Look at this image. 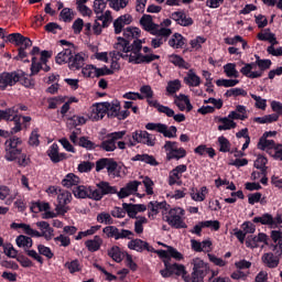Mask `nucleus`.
<instances>
[{"instance_id":"1","label":"nucleus","mask_w":282,"mask_h":282,"mask_svg":"<svg viewBox=\"0 0 282 282\" xmlns=\"http://www.w3.org/2000/svg\"><path fill=\"white\" fill-rule=\"evenodd\" d=\"M117 43L113 45V51L109 53L111 62V69H120V64L118 61L123 58L128 63H134V65H140L142 63H153L158 61L160 55H142V40H134L132 44L129 43L124 37H118Z\"/></svg>"},{"instance_id":"2","label":"nucleus","mask_w":282,"mask_h":282,"mask_svg":"<svg viewBox=\"0 0 282 282\" xmlns=\"http://www.w3.org/2000/svg\"><path fill=\"white\" fill-rule=\"evenodd\" d=\"M140 24L142 25L145 32H150L153 36H171L173 31L166 28H160V24L153 22V17L149 14H143L140 19Z\"/></svg>"},{"instance_id":"3","label":"nucleus","mask_w":282,"mask_h":282,"mask_svg":"<svg viewBox=\"0 0 282 282\" xmlns=\"http://www.w3.org/2000/svg\"><path fill=\"white\" fill-rule=\"evenodd\" d=\"M164 265L165 269L160 271V274L163 276V279H169V276H173V274H176V276H182L186 282L191 281V278L186 275V268L184 267V264H171L169 260H165Z\"/></svg>"},{"instance_id":"4","label":"nucleus","mask_w":282,"mask_h":282,"mask_svg":"<svg viewBox=\"0 0 282 282\" xmlns=\"http://www.w3.org/2000/svg\"><path fill=\"white\" fill-rule=\"evenodd\" d=\"M107 8V2L105 0L94 1V12L97 14V21L102 22V28H107L109 21H111V11L105 9Z\"/></svg>"},{"instance_id":"5","label":"nucleus","mask_w":282,"mask_h":282,"mask_svg":"<svg viewBox=\"0 0 282 282\" xmlns=\"http://www.w3.org/2000/svg\"><path fill=\"white\" fill-rule=\"evenodd\" d=\"M19 144H21V139L19 138H12L6 141V160L8 162H14L21 155V149L18 148Z\"/></svg>"},{"instance_id":"6","label":"nucleus","mask_w":282,"mask_h":282,"mask_svg":"<svg viewBox=\"0 0 282 282\" xmlns=\"http://www.w3.org/2000/svg\"><path fill=\"white\" fill-rule=\"evenodd\" d=\"M104 106L108 118H118V120H126V118H129V110L120 111V101H106L104 102Z\"/></svg>"},{"instance_id":"7","label":"nucleus","mask_w":282,"mask_h":282,"mask_svg":"<svg viewBox=\"0 0 282 282\" xmlns=\"http://www.w3.org/2000/svg\"><path fill=\"white\" fill-rule=\"evenodd\" d=\"M192 282H204V276L208 274V264L199 258L193 260Z\"/></svg>"},{"instance_id":"8","label":"nucleus","mask_w":282,"mask_h":282,"mask_svg":"<svg viewBox=\"0 0 282 282\" xmlns=\"http://www.w3.org/2000/svg\"><path fill=\"white\" fill-rule=\"evenodd\" d=\"M184 215V209L176 207L174 209H171L169 215L165 216V221L173 228H187L186 223L182 220V217Z\"/></svg>"},{"instance_id":"9","label":"nucleus","mask_w":282,"mask_h":282,"mask_svg":"<svg viewBox=\"0 0 282 282\" xmlns=\"http://www.w3.org/2000/svg\"><path fill=\"white\" fill-rule=\"evenodd\" d=\"M104 169H107L108 175L110 177H119L120 174L116 173L118 169V162L113 161V159H99L96 162V171L97 173H100Z\"/></svg>"},{"instance_id":"10","label":"nucleus","mask_w":282,"mask_h":282,"mask_svg":"<svg viewBox=\"0 0 282 282\" xmlns=\"http://www.w3.org/2000/svg\"><path fill=\"white\" fill-rule=\"evenodd\" d=\"M145 129L148 131H158L162 133L164 138H177V128L175 126L170 127L164 123H147Z\"/></svg>"},{"instance_id":"11","label":"nucleus","mask_w":282,"mask_h":282,"mask_svg":"<svg viewBox=\"0 0 282 282\" xmlns=\"http://www.w3.org/2000/svg\"><path fill=\"white\" fill-rule=\"evenodd\" d=\"M282 250L276 252H265L261 257V261L264 268H269L270 270H274V268H279L281 263Z\"/></svg>"},{"instance_id":"12","label":"nucleus","mask_w":282,"mask_h":282,"mask_svg":"<svg viewBox=\"0 0 282 282\" xmlns=\"http://www.w3.org/2000/svg\"><path fill=\"white\" fill-rule=\"evenodd\" d=\"M22 76L23 73L21 72L2 73L0 75V89H7V87L17 85V83L21 80Z\"/></svg>"},{"instance_id":"13","label":"nucleus","mask_w":282,"mask_h":282,"mask_svg":"<svg viewBox=\"0 0 282 282\" xmlns=\"http://www.w3.org/2000/svg\"><path fill=\"white\" fill-rule=\"evenodd\" d=\"M164 149L169 151L167 160H182V158H186V150L177 148V142L167 141L164 144Z\"/></svg>"},{"instance_id":"14","label":"nucleus","mask_w":282,"mask_h":282,"mask_svg":"<svg viewBox=\"0 0 282 282\" xmlns=\"http://www.w3.org/2000/svg\"><path fill=\"white\" fill-rule=\"evenodd\" d=\"M132 140L137 144H147L148 147H155V139L149 134L147 131L138 130L132 133Z\"/></svg>"},{"instance_id":"15","label":"nucleus","mask_w":282,"mask_h":282,"mask_svg":"<svg viewBox=\"0 0 282 282\" xmlns=\"http://www.w3.org/2000/svg\"><path fill=\"white\" fill-rule=\"evenodd\" d=\"M129 250H135V252H144L147 250L148 252H155V249L149 245V242L142 240V239H132L128 242Z\"/></svg>"},{"instance_id":"16","label":"nucleus","mask_w":282,"mask_h":282,"mask_svg":"<svg viewBox=\"0 0 282 282\" xmlns=\"http://www.w3.org/2000/svg\"><path fill=\"white\" fill-rule=\"evenodd\" d=\"M259 243H265V246H268V235L260 232L258 236H249L246 239L247 248H251L252 250L259 248Z\"/></svg>"},{"instance_id":"17","label":"nucleus","mask_w":282,"mask_h":282,"mask_svg":"<svg viewBox=\"0 0 282 282\" xmlns=\"http://www.w3.org/2000/svg\"><path fill=\"white\" fill-rule=\"evenodd\" d=\"M140 184L142 183L139 181H131L127 183V185L117 193L119 199H124V197H129V195L138 193V186H140Z\"/></svg>"},{"instance_id":"18","label":"nucleus","mask_w":282,"mask_h":282,"mask_svg":"<svg viewBox=\"0 0 282 282\" xmlns=\"http://www.w3.org/2000/svg\"><path fill=\"white\" fill-rule=\"evenodd\" d=\"M105 116H107L105 102L94 105L90 108L89 120H93V122L102 120L105 118Z\"/></svg>"},{"instance_id":"19","label":"nucleus","mask_w":282,"mask_h":282,"mask_svg":"<svg viewBox=\"0 0 282 282\" xmlns=\"http://www.w3.org/2000/svg\"><path fill=\"white\" fill-rule=\"evenodd\" d=\"M170 19H172V21H175L178 25H182L183 28H188V25H191L193 23V19L188 15H186V13H184V11H175L170 15Z\"/></svg>"},{"instance_id":"20","label":"nucleus","mask_w":282,"mask_h":282,"mask_svg":"<svg viewBox=\"0 0 282 282\" xmlns=\"http://www.w3.org/2000/svg\"><path fill=\"white\" fill-rule=\"evenodd\" d=\"M122 208L128 214L129 217L135 219L138 213H144L147 210V206L142 204L133 205L129 203H123Z\"/></svg>"},{"instance_id":"21","label":"nucleus","mask_w":282,"mask_h":282,"mask_svg":"<svg viewBox=\"0 0 282 282\" xmlns=\"http://www.w3.org/2000/svg\"><path fill=\"white\" fill-rule=\"evenodd\" d=\"M19 195L18 192H12V189H10V187H8L7 185H0V199L2 202L6 200L7 206H10V204H12V202H14L17 199V196Z\"/></svg>"},{"instance_id":"22","label":"nucleus","mask_w":282,"mask_h":282,"mask_svg":"<svg viewBox=\"0 0 282 282\" xmlns=\"http://www.w3.org/2000/svg\"><path fill=\"white\" fill-rule=\"evenodd\" d=\"M74 53L75 52L72 48H64L56 55L55 61L58 65H63L65 63L69 65L72 58H74Z\"/></svg>"},{"instance_id":"23","label":"nucleus","mask_w":282,"mask_h":282,"mask_svg":"<svg viewBox=\"0 0 282 282\" xmlns=\"http://www.w3.org/2000/svg\"><path fill=\"white\" fill-rule=\"evenodd\" d=\"M132 21L131 15L124 14L119 17L115 22H113V28H115V34H120L122 32V29L124 25H129Z\"/></svg>"},{"instance_id":"24","label":"nucleus","mask_w":282,"mask_h":282,"mask_svg":"<svg viewBox=\"0 0 282 282\" xmlns=\"http://www.w3.org/2000/svg\"><path fill=\"white\" fill-rule=\"evenodd\" d=\"M85 66V55L83 53L73 54L70 62L68 63L69 69H80Z\"/></svg>"},{"instance_id":"25","label":"nucleus","mask_w":282,"mask_h":282,"mask_svg":"<svg viewBox=\"0 0 282 282\" xmlns=\"http://www.w3.org/2000/svg\"><path fill=\"white\" fill-rule=\"evenodd\" d=\"M48 158L54 164H58V162H63L65 160L64 153H58V144L53 143L47 152Z\"/></svg>"},{"instance_id":"26","label":"nucleus","mask_w":282,"mask_h":282,"mask_svg":"<svg viewBox=\"0 0 282 282\" xmlns=\"http://www.w3.org/2000/svg\"><path fill=\"white\" fill-rule=\"evenodd\" d=\"M184 83L188 85V87H199V85H202V78H199L193 69H189L184 77Z\"/></svg>"},{"instance_id":"27","label":"nucleus","mask_w":282,"mask_h":282,"mask_svg":"<svg viewBox=\"0 0 282 282\" xmlns=\"http://www.w3.org/2000/svg\"><path fill=\"white\" fill-rule=\"evenodd\" d=\"M97 188L101 189V195H118V188L116 186H111L109 182L101 181L96 184Z\"/></svg>"},{"instance_id":"28","label":"nucleus","mask_w":282,"mask_h":282,"mask_svg":"<svg viewBox=\"0 0 282 282\" xmlns=\"http://www.w3.org/2000/svg\"><path fill=\"white\" fill-rule=\"evenodd\" d=\"M274 144V140H268V137L262 135L258 142V149H260V151H267V153L272 154Z\"/></svg>"},{"instance_id":"29","label":"nucleus","mask_w":282,"mask_h":282,"mask_svg":"<svg viewBox=\"0 0 282 282\" xmlns=\"http://www.w3.org/2000/svg\"><path fill=\"white\" fill-rule=\"evenodd\" d=\"M85 246L89 252H98L100 246H102V238H100V236H95L94 239L87 240Z\"/></svg>"},{"instance_id":"30","label":"nucleus","mask_w":282,"mask_h":282,"mask_svg":"<svg viewBox=\"0 0 282 282\" xmlns=\"http://www.w3.org/2000/svg\"><path fill=\"white\" fill-rule=\"evenodd\" d=\"M15 243H17L18 248H23V250H25V252H28V250H30V248H32V246H33L32 238L24 236V235L18 236L15 239Z\"/></svg>"},{"instance_id":"31","label":"nucleus","mask_w":282,"mask_h":282,"mask_svg":"<svg viewBox=\"0 0 282 282\" xmlns=\"http://www.w3.org/2000/svg\"><path fill=\"white\" fill-rule=\"evenodd\" d=\"M73 194L77 199H89V187L85 185H76L73 187Z\"/></svg>"},{"instance_id":"32","label":"nucleus","mask_w":282,"mask_h":282,"mask_svg":"<svg viewBox=\"0 0 282 282\" xmlns=\"http://www.w3.org/2000/svg\"><path fill=\"white\" fill-rule=\"evenodd\" d=\"M97 147H99V149H102V151H107L108 153H110L111 151H116L117 149L113 139L109 137V134H107L105 137V140Z\"/></svg>"},{"instance_id":"33","label":"nucleus","mask_w":282,"mask_h":282,"mask_svg":"<svg viewBox=\"0 0 282 282\" xmlns=\"http://www.w3.org/2000/svg\"><path fill=\"white\" fill-rule=\"evenodd\" d=\"M279 120L278 113L265 115L263 117L253 118V122H258V124H271V122H276Z\"/></svg>"},{"instance_id":"34","label":"nucleus","mask_w":282,"mask_h":282,"mask_svg":"<svg viewBox=\"0 0 282 282\" xmlns=\"http://www.w3.org/2000/svg\"><path fill=\"white\" fill-rule=\"evenodd\" d=\"M206 195H208V188L206 186L200 187V191L193 188L191 192V197L194 202H204Z\"/></svg>"},{"instance_id":"35","label":"nucleus","mask_w":282,"mask_h":282,"mask_svg":"<svg viewBox=\"0 0 282 282\" xmlns=\"http://www.w3.org/2000/svg\"><path fill=\"white\" fill-rule=\"evenodd\" d=\"M265 164H268V159L263 155H258L257 160L253 163V166L254 169L261 171L262 175H268V166H265Z\"/></svg>"},{"instance_id":"36","label":"nucleus","mask_w":282,"mask_h":282,"mask_svg":"<svg viewBox=\"0 0 282 282\" xmlns=\"http://www.w3.org/2000/svg\"><path fill=\"white\" fill-rule=\"evenodd\" d=\"M218 122H221V124L218 126V131H230V129H235L237 127V122H234L228 117L219 118Z\"/></svg>"},{"instance_id":"37","label":"nucleus","mask_w":282,"mask_h":282,"mask_svg":"<svg viewBox=\"0 0 282 282\" xmlns=\"http://www.w3.org/2000/svg\"><path fill=\"white\" fill-rule=\"evenodd\" d=\"M253 223L254 224H262V226H270V228H274L273 227L274 217H272V215H270V214H264L260 217H254Z\"/></svg>"},{"instance_id":"38","label":"nucleus","mask_w":282,"mask_h":282,"mask_svg":"<svg viewBox=\"0 0 282 282\" xmlns=\"http://www.w3.org/2000/svg\"><path fill=\"white\" fill-rule=\"evenodd\" d=\"M259 41H268L271 45H279V41H276V36L274 33H270V29H267L264 33L258 34Z\"/></svg>"},{"instance_id":"39","label":"nucleus","mask_w":282,"mask_h":282,"mask_svg":"<svg viewBox=\"0 0 282 282\" xmlns=\"http://www.w3.org/2000/svg\"><path fill=\"white\" fill-rule=\"evenodd\" d=\"M224 72L228 78H239V70H237V64L235 63L226 64Z\"/></svg>"},{"instance_id":"40","label":"nucleus","mask_w":282,"mask_h":282,"mask_svg":"<svg viewBox=\"0 0 282 282\" xmlns=\"http://www.w3.org/2000/svg\"><path fill=\"white\" fill-rule=\"evenodd\" d=\"M170 47H175L180 50V47H184V36L182 34L175 33L172 39L169 41Z\"/></svg>"},{"instance_id":"41","label":"nucleus","mask_w":282,"mask_h":282,"mask_svg":"<svg viewBox=\"0 0 282 282\" xmlns=\"http://www.w3.org/2000/svg\"><path fill=\"white\" fill-rule=\"evenodd\" d=\"M79 182H80V178H78V176H76L75 174L70 173L66 175V177L62 181V184L66 188H70V186H78Z\"/></svg>"},{"instance_id":"42","label":"nucleus","mask_w":282,"mask_h":282,"mask_svg":"<svg viewBox=\"0 0 282 282\" xmlns=\"http://www.w3.org/2000/svg\"><path fill=\"white\" fill-rule=\"evenodd\" d=\"M135 160L139 162H144L145 164H150V166H158V164H160L153 155L149 154H138L135 155Z\"/></svg>"},{"instance_id":"43","label":"nucleus","mask_w":282,"mask_h":282,"mask_svg":"<svg viewBox=\"0 0 282 282\" xmlns=\"http://www.w3.org/2000/svg\"><path fill=\"white\" fill-rule=\"evenodd\" d=\"M86 122H87V119L85 117L73 116L68 118L67 124L70 129H74L76 127H80V124H85Z\"/></svg>"},{"instance_id":"44","label":"nucleus","mask_w":282,"mask_h":282,"mask_svg":"<svg viewBox=\"0 0 282 282\" xmlns=\"http://www.w3.org/2000/svg\"><path fill=\"white\" fill-rule=\"evenodd\" d=\"M170 63H173V65L182 67L183 69H188V67H191V64L186 63L180 55H171Z\"/></svg>"},{"instance_id":"45","label":"nucleus","mask_w":282,"mask_h":282,"mask_svg":"<svg viewBox=\"0 0 282 282\" xmlns=\"http://www.w3.org/2000/svg\"><path fill=\"white\" fill-rule=\"evenodd\" d=\"M123 36L124 39H128V41H131L132 39H138L140 36V29L129 26L123 30Z\"/></svg>"},{"instance_id":"46","label":"nucleus","mask_w":282,"mask_h":282,"mask_svg":"<svg viewBox=\"0 0 282 282\" xmlns=\"http://www.w3.org/2000/svg\"><path fill=\"white\" fill-rule=\"evenodd\" d=\"M135 221H134V232H137V235H142V232H144V224H147V217L144 216H139L135 217Z\"/></svg>"},{"instance_id":"47","label":"nucleus","mask_w":282,"mask_h":282,"mask_svg":"<svg viewBox=\"0 0 282 282\" xmlns=\"http://www.w3.org/2000/svg\"><path fill=\"white\" fill-rule=\"evenodd\" d=\"M61 21H64V23H72L74 21V12H72V9L64 8L59 13Z\"/></svg>"},{"instance_id":"48","label":"nucleus","mask_w":282,"mask_h":282,"mask_svg":"<svg viewBox=\"0 0 282 282\" xmlns=\"http://www.w3.org/2000/svg\"><path fill=\"white\" fill-rule=\"evenodd\" d=\"M28 37L23 36L21 33H12L7 36L9 43H15V45H23Z\"/></svg>"},{"instance_id":"49","label":"nucleus","mask_w":282,"mask_h":282,"mask_svg":"<svg viewBox=\"0 0 282 282\" xmlns=\"http://www.w3.org/2000/svg\"><path fill=\"white\" fill-rule=\"evenodd\" d=\"M14 113H19V109H17V107H11L6 110H0V121L1 120H11L12 116H14Z\"/></svg>"},{"instance_id":"50","label":"nucleus","mask_w":282,"mask_h":282,"mask_svg":"<svg viewBox=\"0 0 282 282\" xmlns=\"http://www.w3.org/2000/svg\"><path fill=\"white\" fill-rule=\"evenodd\" d=\"M31 237H44L46 241H51V239L54 237V229L48 227L46 230L39 232L33 229V234Z\"/></svg>"},{"instance_id":"51","label":"nucleus","mask_w":282,"mask_h":282,"mask_svg":"<svg viewBox=\"0 0 282 282\" xmlns=\"http://www.w3.org/2000/svg\"><path fill=\"white\" fill-rule=\"evenodd\" d=\"M102 232L104 235H106L108 239H116V241H118V227L116 226L105 227L102 229Z\"/></svg>"},{"instance_id":"52","label":"nucleus","mask_w":282,"mask_h":282,"mask_svg":"<svg viewBox=\"0 0 282 282\" xmlns=\"http://www.w3.org/2000/svg\"><path fill=\"white\" fill-rule=\"evenodd\" d=\"M108 256H110L116 263H120V261H122V252L120 251L119 247H112L110 250H108Z\"/></svg>"},{"instance_id":"53","label":"nucleus","mask_w":282,"mask_h":282,"mask_svg":"<svg viewBox=\"0 0 282 282\" xmlns=\"http://www.w3.org/2000/svg\"><path fill=\"white\" fill-rule=\"evenodd\" d=\"M149 210L153 213V215H158L160 213V209L166 208V202H150L148 205Z\"/></svg>"},{"instance_id":"54","label":"nucleus","mask_w":282,"mask_h":282,"mask_svg":"<svg viewBox=\"0 0 282 282\" xmlns=\"http://www.w3.org/2000/svg\"><path fill=\"white\" fill-rule=\"evenodd\" d=\"M161 246H164V248H167V254L169 257H172V259H176V261H182V259H184V256L180 251H177V249L171 246H166L164 243H161Z\"/></svg>"},{"instance_id":"55","label":"nucleus","mask_w":282,"mask_h":282,"mask_svg":"<svg viewBox=\"0 0 282 282\" xmlns=\"http://www.w3.org/2000/svg\"><path fill=\"white\" fill-rule=\"evenodd\" d=\"M64 268H66L70 274H74L76 272H80V262L78 260H73L70 262H66Z\"/></svg>"},{"instance_id":"56","label":"nucleus","mask_w":282,"mask_h":282,"mask_svg":"<svg viewBox=\"0 0 282 282\" xmlns=\"http://www.w3.org/2000/svg\"><path fill=\"white\" fill-rule=\"evenodd\" d=\"M57 202L62 206H67L69 202H72V193L64 191L61 194L57 195Z\"/></svg>"},{"instance_id":"57","label":"nucleus","mask_w":282,"mask_h":282,"mask_svg":"<svg viewBox=\"0 0 282 282\" xmlns=\"http://www.w3.org/2000/svg\"><path fill=\"white\" fill-rule=\"evenodd\" d=\"M97 221L99 224H106L110 226L113 224V218H111V214L104 212L97 215Z\"/></svg>"},{"instance_id":"58","label":"nucleus","mask_w":282,"mask_h":282,"mask_svg":"<svg viewBox=\"0 0 282 282\" xmlns=\"http://www.w3.org/2000/svg\"><path fill=\"white\" fill-rule=\"evenodd\" d=\"M217 87H235L239 85V79H217Z\"/></svg>"},{"instance_id":"59","label":"nucleus","mask_w":282,"mask_h":282,"mask_svg":"<svg viewBox=\"0 0 282 282\" xmlns=\"http://www.w3.org/2000/svg\"><path fill=\"white\" fill-rule=\"evenodd\" d=\"M181 87H182V83L178 79H175L167 83L166 91L169 94H175L180 91Z\"/></svg>"},{"instance_id":"60","label":"nucleus","mask_w":282,"mask_h":282,"mask_svg":"<svg viewBox=\"0 0 282 282\" xmlns=\"http://www.w3.org/2000/svg\"><path fill=\"white\" fill-rule=\"evenodd\" d=\"M127 6H129V0H110V8H112L117 12L120 9L127 8Z\"/></svg>"},{"instance_id":"61","label":"nucleus","mask_w":282,"mask_h":282,"mask_svg":"<svg viewBox=\"0 0 282 282\" xmlns=\"http://www.w3.org/2000/svg\"><path fill=\"white\" fill-rule=\"evenodd\" d=\"M77 147H83V149L91 150V149H96V147H98V145H96L94 142H91L88 138L82 137V138H79Z\"/></svg>"},{"instance_id":"62","label":"nucleus","mask_w":282,"mask_h":282,"mask_svg":"<svg viewBox=\"0 0 282 282\" xmlns=\"http://www.w3.org/2000/svg\"><path fill=\"white\" fill-rule=\"evenodd\" d=\"M218 143L220 147L219 151H221L223 153H228V151H230V142L225 137H219Z\"/></svg>"},{"instance_id":"63","label":"nucleus","mask_w":282,"mask_h":282,"mask_svg":"<svg viewBox=\"0 0 282 282\" xmlns=\"http://www.w3.org/2000/svg\"><path fill=\"white\" fill-rule=\"evenodd\" d=\"M119 239H133V231H131L129 229H118L117 241Z\"/></svg>"},{"instance_id":"64","label":"nucleus","mask_w":282,"mask_h":282,"mask_svg":"<svg viewBox=\"0 0 282 282\" xmlns=\"http://www.w3.org/2000/svg\"><path fill=\"white\" fill-rule=\"evenodd\" d=\"M95 164L89 162V161H84L82 163L78 164L77 170L79 171V173H89V171H91V169H94Z\"/></svg>"}]
</instances>
